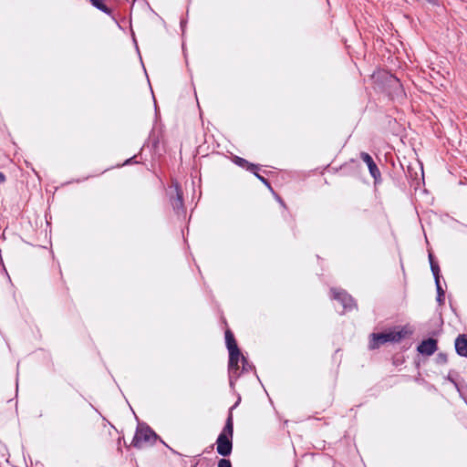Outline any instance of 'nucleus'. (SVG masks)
<instances>
[{"label":"nucleus","instance_id":"1","mask_svg":"<svg viewBox=\"0 0 467 467\" xmlns=\"http://www.w3.org/2000/svg\"><path fill=\"white\" fill-rule=\"evenodd\" d=\"M411 334L407 327H402L398 330L393 329L383 333H373L370 336L369 348L376 349L387 342H400L402 338Z\"/></svg>","mask_w":467,"mask_h":467},{"label":"nucleus","instance_id":"2","mask_svg":"<svg viewBox=\"0 0 467 467\" xmlns=\"http://www.w3.org/2000/svg\"><path fill=\"white\" fill-rule=\"evenodd\" d=\"M233 435L234 421L233 415L230 413L226 420L225 425L216 441V450L220 455L226 457L231 454L233 450Z\"/></svg>","mask_w":467,"mask_h":467},{"label":"nucleus","instance_id":"3","mask_svg":"<svg viewBox=\"0 0 467 467\" xmlns=\"http://www.w3.org/2000/svg\"><path fill=\"white\" fill-rule=\"evenodd\" d=\"M157 440L156 433L148 426L138 428L132 441V445L139 449L152 445Z\"/></svg>","mask_w":467,"mask_h":467},{"label":"nucleus","instance_id":"4","mask_svg":"<svg viewBox=\"0 0 467 467\" xmlns=\"http://www.w3.org/2000/svg\"><path fill=\"white\" fill-rule=\"evenodd\" d=\"M170 193L171 196V202L172 205L173 210L178 213H184V205H183V199H182V192L178 183H174L170 187Z\"/></svg>","mask_w":467,"mask_h":467},{"label":"nucleus","instance_id":"5","mask_svg":"<svg viewBox=\"0 0 467 467\" xmlns=\"http://www.w3.org/2000/svg\"><path fill=\"white\" fill-rule=\"evenodd\" d=\"M242 359L245 361L244 357L241 354L240 350L229 351V375L230 379H236L239 376V361Z\"/></svg>","mask_w":467,"mask_h":467},{"label":"nucleus","instance_id":"6","mask_svg":"<svg viewBox=\"0 0 467 467\" xmlns=\"http://www.w3.org/2000/svg\"><path fill=\"white\" fill-rule=\"evenodd\" d=\"M334 299L341 303L343 309H351L354 306L353 298L345 291L332 290Z\"/></svg>","mask_w":467,"mask_h":467},{"label":"nucleus","instance_id":"7","mask_svg":"<svg viewBox=\"0 0 467 467\" xmlns=\"http://www.w3.org/2000/svg\"><path fill=\"white\" fill-rule=\"evenodd\" d=\"M334 299L341 303L343 309H351L354 306L353 298L345 291L332 290Z\"/></svg>","mask_w":467,"mask_h":467},{"label":"nucleus","instance_id":"8","mask_svg":"<svg viewBox=\"0 0 467 467\" xmlns=\"http://www.w3.org/2000/svg\"><path fill=\"white\" fill-rule=\"evenodd\" d=\"M417 349L422 355L431 356L437 350V341L433 338L423 340Z\"/></svg>","mask_w":467,"mask_h":467},{"label":"nucleus","instance_id":"9","mask_svg":"<svg viewBox=\"0 0 467 467\" xmlns=\"http://www.w3.org/2000/svg\"><path fill=\"white\" fill-rule=\"evenodd\" d=\"M360 158L368 165V171H369V173L371 174V176L375 180H377L380 176V171H379L378 166L376 165V163L374 162L372 157L367 152H361Z\"/></svg>","mask_w":467,"mask_h":467},{"label":"nucleus","instance_id":"10","mask_svg":"<svg viewBox=\"0 0 467 467\" xmlns=\"http://www.w3.org/2000/svg\"><path fill=\"white\" fill-rule=\"evenodd\" d=\"M455 349L460 356L467 357V336H458L455 340Z\"/></svg>","mask_w":467,"mask_h":467},{"label":"nucleus","instance_id":"11","mask_svg":"<svg viewBox=\"0 0 467 467\" xmlns=\"http://www.w3.org/2000/svg\"><path fill=\"white\" fill-rule=\"evenodd\" d=\"M225 342L226 346L229 351L231 350H239L237 344L235 342V339L234 337V335L230 330H227L225 332Z\"/></svg>","mask_w":467,"mask_h":467},{"label":"nucleus","instance_id":"12","mask_svg":"<svg viewBox=\"0 0 467 467\" xmlns=\"http://www.w3.org/2000/svg\"><path fill=\"white\" fill-rule=\"evenodd\" d=\"M430 264H431V269L435 278V283L440 282V267L437 263L433 261L432 254H429Z\"/></svg>","mask_w":467,"mask_h":467},{"label":"nucleus","instance_id":"13","mask_svg":"<svg viewBox=\"0 0 467 467\" xmlns=\"http://www.w3.org/2000/svg\"><path fill=\"white\" fill-rule=\"evenodd\" d=\"M436 288H437V301L440 305H442L444 303V291L441 288V283H435Z\"/></svg>","mask_w":467,"mask_h":467},{"label":"nucleus","instance_id":"14","mask_svg":"<svg viewBox=\"0 0 467 467\" xmlns=\"http://www.w3.org/2000/svg\"><path fill=\"white\" fill-rule=\"evenodd\" d=\"M90 2L98 9H99V10L105 12V13H109V8L103 3V0H90Z\"/></svg>","mask_w":467,"mask_h":467},{"label":"nucleus","instance_id":"15","mask_svg":"<svg viewBox=\"0 0 467 467\" xmlns=\"http://www.w3.org/2000/svg\"><path fill=\"white\" fill-rule=\"evenodd\" d=\"M218 467H232V463L227 459H221L218 462Z\"/></svg>","mask_w":467,"mask_h":467},{"label":"nucleus","instance_id":"16","mask_svg":"<svg viewBox=\"0 0 467 467\" xmlns=\"http://www.w3.org/2000/svg\"><path fill=\"white\" fill-rule=\"evenodd\" d=\"M438 362L441 364H445L447 362V356L445 354L440 353L437 357Z\"/></svg>","mask_w":467,"mask_h":467},{"label":"nucleus","instance_id":"17","mask_svg":"<svg viewBox=\"0 0 467 467\" xmlns=\"http://www.w3.org/2000/svg\"><path fill=\"white\" fill-rule=\"evenodd\" d=\"M255 175L260 181L267 184V181L263 176L259 175L258 173H255Z\"/></svg>","mask_w":467,"mask_h":467},{"label":"nucleus","instance_id":"18","mask_svg":"<svg viewBox=\"0 0 467 467\" xmlns=\"http://www.w3.org/2000/svg\"><path fill=\"white\" fill-rule=\"evenodd\" d=\"M5 181V176L3 172H0V182H4Z\"/></svg>","mask_w":467,"mask_h":467},{"label":"nucleus","instance_id":"19","mask_svg":"<svg viewBox=\"0 0 467 467\" xmlns=\"http://www.w3.org/2000/svg\"><path fill=\"white\" fill-rule=\"evenodd\" d=\"M239 164L243 165L244 163H246L248 164L247 161L244 160V159H241L239 158V161H238Z\"/></svg>","mask_w":467,"mask_h":467},{"label":"nucleus","instance_id":"20","mask_svg":"<svg viewBox=\"0 0 467 467\" xmlns=\"http://www.w3.org/2000/svg\"><path fill=\"white\" fill-rule=\"evenodd\" d=\"M256 168H257V166H255L254 164H250L248 169L253 171V170H254Z\"/></svg>","mask_w":467,"mask_h":467}]
</instances>
